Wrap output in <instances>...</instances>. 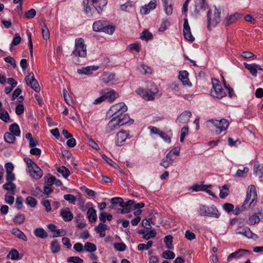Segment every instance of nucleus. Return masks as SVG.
<instances>
[{"mask_svg":"<svg viewBox=\"0 0 263 263\" xmlns=\"http://www.w3.org/2000/svg\"><path fill=\"white\" fill-rule=\"evenodd\" d=\"M25 81L27 85L30 86L35 92L40 91V87L38 82L35 79L33 72H30L25 77Z\"/></svg>","mask_w":263,"mask_h":263,"instance_id":"13","label":"nucleus"},{"mask_svg":"<svg viewBox=\"0 0 263 263\" xmlns=\"http://www.w3.org/2000/svg\"><path fill=\"white\" fill-rule=\"evenodd\" d=\"M204 181H203L201 184H195L191 187V189L194 192L204 191L206 192L209 195L214 196V194L212 191L208 190L209 188H211V185L204 184Z\"/></svg>","mask_w":263,"mask_h":263,"instance_id":"15","label":"nucleus"},{"mask_svg":"<svg viewBox=\"0 0 263 263\" xmlns=\"http://www.w3.org/2000/svg\"><path fill=\"white\" fill-rule=\"evenodd\" d=\"M188 76L189 73L185 70L179 72L178 78L182 82L183 85L184 86H191L192 85L189 81Z\"/></svg>","mask_w":263,"mask_h":263,"instance_id":"28","label":"nucleus"},{"mask_svg":"<svg viewBox=\"0 0 263 263\" xmlns=\"http://www.w3.org/2000/svg\"><path fill=\"white\" fill-rule=\"evenodd\" d=\"M258 215L261 216V213L259 212L258 214H254L250 216L248 219V224L250 225H253L256 223H258L260 220V218Z\"/></svg>","mask_w":263,"mask_h":263,"instance_id":"36","label":"nucleus"},{"mask_svg":"<svg viewBox=\"0 0 263 263\" xmlns=\"http://www.w3.org/2000/svg\"><path fill=\"white\" fill-rule=\"evenodd\" d=\"M3 188L7 191H12V194H14V190L16 189V185L12 182H7L3 185Z\"/></svg>","mask_w":263,"mask_h":263,"instance_id":"47","label":"nucleus"},{"mask_svg":"<svg viewBox=\"0 0 263 263\" xmlns=\"http://www.w3.org/2000/svg\"><path fill=\"white\" fill-rule=\"evenodd\" d=\"M152 37V34L147 30H144L141 33V39L142 40L148 41L151 40Z\"/></svg>","mask_w":263,"mask_h":263,"instance_id":"57","label":"nucleus"},{"mask_svg":"<svg viewBox=\"0 0 263 263\" xmlns=\"http://www.w3.org/2000/svg\"><path fill=\"white\" fill-rule=\"evenodd\" d=\"M212 84L213 87L211 90L212 96L216 98L221 99L227 96L226 92L222 86L218 84V81L217 79H212Z\"/></svg>","mask_w":263,"mask_h":263,"instance_id":"8","label":"nucleus"},{"mask_svg":"<svg viewBox=\"0 0 263 263\" xmlns=\"http://www.w3.org/2000/svg\"><path fill=\"white\" fill-rule=\"evenodd\" d=\"M34 234L37 237L45 239L48 237L47 233L42 228H37L34 230Z\"/></svg>","mask_w":263,"mask_h":263,"instance_id":"35","label":"nucleus"},{"mask_svg":"<svg viewBox=\"0 0 263 263\" xmlns=\"http://www.w3.org/2000/svg\"><path fill=\"white\" fill-rule=\"evenodd\" d=\"M195 12L199 13L200 12L204 11L208 8V4L206 1L195 0Z\"/></svg>","mask_w":263,"mask_h":263,"instance_id":"17","label":"nucleus"},{"mask_svg":"<svg viewBox=\"0 0 263 263\" xmlns=\"http://www.w3.org/2000/svg\"><path fill=\"white\" fill-rule=\"evenodd\" d=\"M9 130L10 133L15 136H20L21 134V131L18 125L16 123H13L9 127Z\"/></svg>","mask_w":263,"mask_h":263,"instance_id":"41","label":"nucleus"},{"mask_svg":"<svg viewBox=\"0 0 263 263\" xmlns=\"http://www.w3.org/2000/svg\"><path fill=\"white\" fill-rule=\"evenodd\" d=\"M254 174L259 178L263 177V165L256 163L253 166Z\"/></svg>","mask_w":263,"mask_h":263,"instance_id":"33","label":"nucleus"},{"mask_svg":"<svg viewBox=\"0 0 263 263\" xmlns=\"http://www.w3.org/2000/svg\"><path fill=\"white\" fill-rule=\"evenodd\" d=\"M92 29L96 32H103L112 34L115 30V27L107 21L99 20L93 23Z\"/></svg>","mask_w":263,"mask_h":263,"instance_id":"3","label":"nucleus"},{"mask_svg":"<svg viewBox=\"0 0 263 263\" xmlns=\"http://www.w3.org/2000/svg\"><path fill=\"white\" fill-rule=\"evenodd\" d=\"M207 20L208 28L209 30L211 29V27H216L220 23L221 21L220 12L215 6L208 10Z\"/></svg>","mask_w":263,"mask_h":263,"instance_id":"4","label":"nucleus"},{"mask_svg":"<svg viewBox=\"0 0 263 263\" xmlns=\"http://www.w3.org/2000/svg\"><path fill=\"white\" fill-rule=\"evenodd\" d=\"M51 251L53 253H57L61 250V246L57 239H54L50 245Z\"/></svg>","mask_w":263,"mask_h":263,"instance_id":"39","label":"nucleus"},{"mask_svg":"<svg viewBox=\"0 0 263 263\" xmlns=\"http://www.w3.org/2000/svg\"><path fill=\"white\" fill-rule=\"evenodd\" d=\"M25 220V217L24 214H19L13 218V222L17 224H21L24 223Z\"/></svg>","mask_w":263,"mask_h":263,"instance_id":"55","label":"nucleus"},{"mask_svg":"<svg viewBox=\"0 0 263 263\" xmlns=\"http://www.w3.org/2000/svg\"><path fill=\"white\" fill-rule=\"evenodd\" d=\"M130 138L131 136L129 135V131L121 130L115 136V144L118 146H121L124 144L125 142L127 139H130Z\"/></svg>","mask_w":263,"mask_h":263,"instance_id":"11","label":"nucleus"},{"mask_svg":"<svg viewBox=\"0 0 263 263\" xmlns=\"http://www.w3.org/2000/svg\"><path fill=\"white\" fill-rule=\"evenodd\" d=\"M216 128V132L217 134L226 130L229 126V123L227 120L222 119L220 120L212 119L209 121Z\"/></svg>","mask_w":263,"mask_h":263,"instance_id":"10","label":"nucleus"},{"mask_svg":"<svg viewBox=\"0 0 263 263\" xmlns=\"http://www.w3.org/2000/svg\"><path fill=\"white\" fill-rule=\"evenodd\" d=\"M24 161L26 163L27 166V169H29L32 168L33 166H35L36 163H35L31 159L28 157H25L24 158Z\"/></svg>","mask_w":263,"mask_h":263,"instance_id":"63","label":"nucleus"},{"mask_svg":"<svg viewBox=\"0 0 263 263\" xmlns=\"http://www.w3.org/2000/svg\"><path fill=\"white\" fill-rule=\"evenodd\" d=\"M27 172L32 178L36 180L41 178L43 174L42 170L37 165L33 166L31 168L27 169Z\"/></svg>","mask_w":263,"mask_h":263,"instance_id":"16","label":"nucleus"},{"mask_svg":"<svg viewBox=\"0 0 263 263\" xmlns=\"http://www.w3.org/2000/svg\"><path fill=\"white\" fill-rule=\"evenodd\" d=\"M107 229V226L102 222L95 228V231L100 234V236L103 237L105 236V230Z\"/></svg>","mask_w":263,"mask_h":263,"instance_id":"32","label":"nucleus"},{"mask_svg":"<svg viewBox=\"0 0 263 263\" xmlns=\"http://www.w3.org/2000/svg\"><path fill=\"white\" fill-rule=\"evenodd\" d=\"M156 2V0H152L149 2L148 4L145 5L144 6L142 7L140 9L141 13L147 14L149 13L151 11L155 9Z\"/></svg>","mask_w":263,"mask_h":263,"instance_id":"23","label":"nucleus"},{"mask_svg":"<svg viewBox=\"0 0 263 263\" xmlns=\"http://www.w3.org/2000/svg\"><path fill=\"white\" fill-rule=\"evenodd\" d=\"M127 110V107L123 102H120L114 104L110 108L108 114L114 117H118L124 113Z\"/></svg>","mask_w":263,"mask_h":263,"instance_id":"9","label":"nucleus"},{"mask_svg":"<svg viewBox=\"0 0 263 263\" xmlns=\"http://www.w3.org/2000/svg\"><path fill=\"white\" fill-rule=\"evenodd\" d=\"M112 216L111 214H108L105 211L102 212L99 215V219L103 222H105L106 220L108 221L111 220Z\"/></svg>","mask_w":263,"mask_h":263,"instance_id":"45","label":"nucleus"},{"mask_svg":"<svg viewBox=\"0 0 263 263\" xmlns=\"http://www.w3.org/2000/svg\"><path fill=\"white\" fill-rule=\"evenodd\" d=\"M21 42V37L18 33H15L12 42L11 43V45L16 46L18 45Z\"/></svg>","mask_w":263,"mask_h":263,"instance_id":"62","label":"nucleus"},{"mask_svg":"<svg viewBox=\"0 0 263 263\" xmlns=\"http://www.w3.org/2000/svg\"><path fill=\"white\" fill-rule=\"evenodd\" d=\"M139 233L143 234V238L146 240H148L150 238H154L157 234L155 230H151V231L146 232L141 231H140Z\"/></svg>","mask_w":263,"mask_h":263,"instance_id":"37","label":"nucleus"},{"mask_svg":"<svg viewBox=\"0 0 263 263\" xmlns=\"http://www.w3.org/2000/svg\"><path fill=\"white\" fill-rule=\"evenodd\" d=\"M67 262L73 263H83V260L78 256H71L67 258Z\"/></svg>","mask_w":263,"mask_h":263,"instance_id":"58","label":"nucleus"},{"mask_svg":"<svg viewBox=\"0 0 263 263\" xmlns=\"http://www.w3.org/2000/svg\"><path fill=\"white\" fill-rule=\"evenodd\" d=\"M118 120L120 125L123 126L126 124H132L134 123V120L130 118L129 116L126 114H122L119 116H117Z\"/></svg>","mask_w":263,"mask_h":263,"instance_id":"25","label":"nucleus"},{"mask_svg":"<svg viewBox=\"0 0 263 263\" xmlns=\"http://www.w3.org/2000/svg\"><path fill=\"white\" fill-rule=\"evenodd\" d=\"M98 68L99 67L97 66H87L78 69L77 71L80 74L88 75L91 74L93 71H96Z\"/></svg>","mask_w":263,"mask_h":263,"instance_id":"24","label":"nucleus"},{"mask_svg":"<svg viewBox=\"0 0 263 263\" xmlns=\"http://www.w3.org/2000/svg\"><path fill=\"white\" fill-rule=\"evenodd\" d=\"M60 214L65 221H71L73 217L72 212L69 209H62L60 211Z\"/></svg>","mask_w":263,"mask_h":263,"instance_id":"29","label":"nucleus"},{"mask_svg":"<svg viewBox=\"0 0 263 263\" xmlns=\"http://www.w3.org/2000/svg\"><path fill=\"white\" fill-rule=\"evenodd\" d=\"M36 11L34 9H31L27 11L25 14V17L27 19L33 18L36 15Z\"/></svg>","mask_w":263,"mask_h":263,"instance_id":"60","label":"nucleus"},{"mask_svg":"<svg viewBox=\"0 0 263 263\" xmlns=\"http://www.w3.org/2000/svg\"><path fill=\"white\" fill-rule=\"evenodd\" d=\"M115 76L114 73L104 72L102 76V81L105 84L115 81Z\"/></svg>","mask_w":263,"mask_h":263,"instance_id":"31","label":"nucleus"},{"mask_svg":"<svg viewBox=\"0 0 263 263\" xmlns=\"http://www.w3.org/2000/svg\"><path fill=\"white\" fill-rule=\"evenodd\" d=\"M12 233L15 236H17L18 238L22 239L24 241L27 240V237L25 235V234L18 228H13L12 230Z\"/></svg>","mask_w":263,"mask_h":263,"instance_id":"40","label":"nucleus"},{"mask_svg":"<svg viewBox=\"0 0 263 263\" xmlns=\"http://www.w3.org/2000/svg\"><path fill=\"white\" fill-rule=\"evenodd\" d=\"M162 2L166 14L168 15L172 14L173 12L172 4L169 0H162Z\"/></svg>","mask_w":263,"mask_h":263,"instance_id":"38","label":"nucleus"},{"mask_svg":"<svg viewBox=\"0 0 263 263\" xmlns=\"http://www.w3.org/2000/svg\"><path fill=\"white\" fill-rule=\"evenodd\" d=\"M87 218L90 222H95L97 220L96 211L93 208H89L87 211Z\"/></svg>","mask_w":263,"mask_h":263,"instance_id":"34","label":"nucleus"},{"mask_svg":"<svg viewBox=\"0 0 263 263\" xmlns=\"http://www.w3.org/2000/svg\"><path fill=\"white\" fill-rule=\"evenodd\" d=\"M236 233L243 235L248 238H251L254 240H257L258 238V236L256 234L253 233L250 228L247 227H239L236 230Z\"/></svg>","mask_w":263,"mask_h":263,"instance_id":"12","label":"nucleus"},{"mask_svg":"<svg viewBox=\"0 0 263 263\" xmlns=\"http://www.w3.org/2000/svg\"><path fill=\"white\" fill-rule=\"evenodd\" d=\"M41 26L42 29L43 37L44 40H47L50 37L49 31L44 22H43L41 24Z\"/></svg>","mask_w":263,"mask_h":263,"instance_id":"42","label":"nucleus"},{"mask_svg":"<svg viewBox=\"0 0 263 263\" xmlns=\"http://www.w3.org/2000/svg\"><path fill=\"white\" fill-rule=\"evenodd\" d=\"M104 96V99L108 102H113L118 96V93L112 89H107L102 93Z\"/></svg>","mask_w":263,"mask_h":263,"instance_id":"19","label":"nucleus"},{"mask_svg":"<svg viewBox=\"0 0 263 263\" xmlns=\"http://www.w3.org/2000/svg\"><path fill=\"white\" fill-rule=\"evenodd\" d=\"M173 236L172 235H167L164 238V242L165 243L166 248L168 249H173Z\"/></svg>","mask_w":263,"mask_h":263,"instance_id":"46","label":"nucleus"},{"mask_svg":"<svg viewBox=\"0 0 263 263\" xmlns=\"http://www.w3.org/2000/svg\"><path fill=\"white\" fill-rule=\"evenodd\" d=\"M26 203L31 208H35L37 204V201L34 197L29 196L26 199Z\"/></svg>","mask_w":263,"mask_h":263,"instance_id":"54","label":"nucleus"},{"mask_svg":"<svg viewBox=\"0 0 263 263\" xmlns=\"http://www.w3.org/2000/svg\"><path fill=\"white\" fill-rule=\"evenodd\" d=\"M249 169L247 167H245L242 170L239 169L237 171L235 176L236 177H245L249 172Z\"/></svg>","mask_w":263,"mask_h":263,"instance_id":"50","label":"nucleus"},{"mask_svg":"<svg viewBox=\"0 0 263 263\" xmlns=\"http://www.w3.org/2000/svg\"><path fill=\"white\" fill-rule=\"evenodd\" d=\"M162 257L167 259H172L175 257V254L171 251H165L162 253Z\"/></svg>","mask_w":263,"mask_h":263,"instance_id":"56","label":"nucleus"},{"mask_svg":"<svg viewBox=\"0 0 263 263\" xmlns=\"http://www.w3.org/2000/svg\"><path fill=\"white\" fill-rule=\"evenodd\" d=\"M120 126H121V125H120L118 118H117V117H114L108 123L106 127V130L108 132H110L118 128Z\"/></svg>","mask_w":263,"mask_h":263,"instance_id":"21","label":"nucleus"},{"mask_svg":"<svg viewBox=\"0 0 263 263\" xmlns=\"http://www.w3.org/2000/svg\"><path fill=\"white\" fill-rule=\"evenodd\" d=\"M107 4V0H83V1L84 11L87 14H90L91 12V5L93 6V7L99 13H101L103 8Z\"/></svg>","mask_w":263,"mask_h":263,"instance_id":"2","label":"nucleus"},{"mask_svg":"<svg viewBox=\"0 0 263 263\" xmlns=\"http://www.w3.org/2000/svg\"><path fill=\"white\" fill-rule=\"evenodd\" d=\"M153 246V241H148L147 244L140 243L138 245V250L139 251L148 250Z\"/></svg>","mask_w":263,"mask_h":263,"instance_id":"52","label":"nucleus"},{"mask_svg":"<svg viewBox=\"0 0 263 263\" xmlns=\"http://www.w3.org/2000/svg\"><path fill=\"white\" fill-rule=\"evenodd\" d=\"M4 138L5 141L9 143H13L16 140L15 136L10 133H6L4 134Z\"/></svg>","mask_w":263,"mask_h":263,"instance_id":"48","label":"nucleus"},{"mask_svg":"<svg viewBox=\"0 0 263 263\" xmlns=\"http://www.w3.org/2000/svg\"><path fill=\"white\" fill-rule=\"evenodd\" d=\"M134 201L133 200H129L127 202H124L122 199V201L120 203V206L122 209H120L119 211L122 214L128 213L130 212L132 205H133Z\"/></svg>","mask_w":263,"mask_h":263,"instance_id":"18","label":"nucleus"},{"mask_svg":"<svg viewBox=\"0 0 263 263\" xmlns=\"http://www.w3.org/2000/svg\"><path fill=\"white\" fill-rule=\"evenodd\" d=\"M229 186L225 184L221 187H220V194L219 196L221 198H225L229 194Z\"/></svg>","mask_w":263,"mask_h":263,"instance_id":"44","label":"nucleus"},{"mask_svg":"<svg viewBox=\"0 0 263 263\" xmlns=\"http://www.w3.org/2000/svg\"><path fill=\"white\" fill-rule=\"evenodd\" d=\"M245 67L249 70V71L251 73V74L254 76L256 77L258 71H263V69L259 65L256 64H245Z\"/></svg>","mask_w":263,"mask_h":263,"instance_id":"22","label":"nucleus"},{"mask_svg":"<svg viewBox=\"0 0 263 263\" xmlns=\"http://www.w3.org/2000/svg\"><path fill=\"white\" fill-rule=\"evenodd\" d=\"M72 54L76 57L85 58L86 57V46L82 38H77L75 40L74 49Z\"/></svg>","mask_w":263,"mask_h":263,"instance_id":"6","label":"nucleus"},{"mask_svg":"<svg viewBox=\"0 0 263 263\" xmlns=\"http://www.w3.org/2000/svg\"><path fill=\"white\" fill-rule=\"evenodd\" d=\"M84 248L86 251L91 253L97 250V247L95 244L88 242L85 243Z\"/></svg>","mask_w":263,"mask_h":263,"instance_id":"51","label":"nucleus"},{"mask_svg":"<svg viewBox=\"0 0 263 263\" xmlns=\"http://www.w3.org/2000/svg\"><path fill=\"white\" fill-rule=\"evenodd\" d=\"M58 172L61 174L65 178H67L70 175L69 170L64 166L59 167L58 169Z\"/></svg>","mask_w":263,"mask_h":263,"instance_id":"53","label":"nucleus"},{"mask_svg":"<svg viewBox=\"0 0 263 263\" xmlns=\"http://www.w3.org/2000/svg\"><path fill=\"white\" fill-rule=\"evenodd\" d=\"M7 256L9 257L12 260H18L22 258L20 257L18 252L15 249L11 250Z\"/></svg>","mask_w":263,"mask_h":263,"instance_id":"49","label":"nucleus"},{"mask_svg":"<svg viewBox=\"0 0 263 263\" xmlns=\"http://www.w3.org/2000/svg\"><path fill=\"white\" fill-rule=\"evenodd\" d=\"M199 215L201 216H208L218 218L220 214L215 206L201 205L198 209Z\"/></svg>","mask_w":263,"mask_h":263,"instance_id":"7","label":"nucleus"},{"mask_svg":"<svg viewBox=\"0 0 263 263\" xmlns=\"http://www.w3.org/2000/svg\"><path fill=\"white\" fill-rule=\"evenodd\" d=\"M240 17V14L235 13L226 17L223 22V24L225 26L230 25L234 23L236 20Z\"/></svg>","mask_w":263,"mask_h":263,"instance_id":"27","label":"nucleus"},{"mask_svg":"<svg viewBox=\"0 0 263 263\" xmlns=\"http://www.w3.org/2000/svg\"><path fill=\"white\" fill-rule=\"evenodd\" d=\"M191 116L192 113L191 111H184L177 118V121L182 124L186 123L190 121Z\"/></svg>","mask_w":263,"mask_h":263,"instance_id":"26","label":"nucleus"},{"mask_svg":"<svg viewBox=\"0 0 263 263\" xmlns=\"http://www.w3.org/2000/svg\"><path fill=\"white\" fill-rule=\"evenodd\" d=\"M126 245L122 242V243H117L114 245V248L120 252H123L126 249Z\"/></svg>","mask_w":263,"mask_h":263,"instance_id":"61","label":"nucleus"},{"mask_svg":"<svg viewBox=\"0 0 263 263\" xmlns=\"http://www.w3.org/2000/svg\"><path fill=\"white\" fill-rule=\"evenodd\" d=\"M257 198V195L255 186L253 185L249 186L247 192L246 198L241 206V210L254 206L255 204ZM233 211L235 215H238L241 211V210L239 208L237 207Z\"/></svg>","mask_w":263,"mask_h":263,"instance_id":"1","label":"nucleus"},{"mask_svg":"<svg viewBox=\"0 0 263 263\" xmlns=\"http://www.w3.org/2000/svg\"><path fill=\"white\" fill-rule=\"evenodd\" d=\"M249 253L250 251L248 250L239 249L235 252L230 254L228 257V260L230 261L233 258H239Z\"/></svg>","mask_w":263,"mask_h":263,"instance_id":"20","label":"nucleus"},{"mask_svg":"<svg viewBox=\"0 0 263 263\" xmlns=\"http://www.w3.org/2000/svg\"><path fill=\"white\" fill-rule=\"evenodd\" d=\"M136 91L137 94L144 100L153 101L155 99L158 92V88L156 85H153L150 88L143 89L139 88Z\"/></svg>","mask_w":263,"mask_h":263,"instance_id":"5","label":"nucleus"},{"mask_svg":"<svg viewBox=\"0 0 263 263\" xmlns=\"http://www.w3.org/2000/svg\"><path fill=\"white\" fill-rule=\"evenodd\" d=\"M5 201L7 203L11 205L14 201V197L9 195V193H7L5 196Z\"/></svg>","mask_w":263,"mask_h":263,"instance_id":"64","label":"nucleus"},{"mask_svg":"<svg viewBox=\"0 0 263 263\" xmlns=\"http://www.w3.org/2000/svg\"><path fill=\"white\" fill-rule=\"evenodd\" d=\"M183 32L184 37L186 40L191 42L195 40V38L192 34L191 28L187 18L184 19Z\"/></svg>","mask_w":263,"mask_h":263,"instance_id":"14","label":"nucleus"},{"mask_svg":"<svg viewBox=\"0 0 263 263\" xmlns=\"http://www.w3.org/2000/svg\"><path fill=\"white\" fill-rule=\"evenodd\" d=\"M64 199L68 201L70 203L74 204L77 200L76 197L72 194H65Z\"/></svg>","mask_w":263,"mask_h":263,"instance_id":"59","label":"nucleus"},{"mask_svg":"<svg viewBox=\"0 0 263 263\" xmlns=\"http://www.w3.org/2000/svg\"><path fill=\"white\" fill-rule=\"evenodd\" d=\"M0 119L5 123H8L10 121V116L7 111L4 108L0 110Z\"/></svg>","mask_w":263,"mask_h":263,"instance_id":"43","label":"nucleus"},{"mask_svg":"<svg viewBox=\"0 0 263 263\" xmlns=\"http://www.w3.org/2000/svg\"><path fill=\"white\" fill-rule=\"evenodd\" d=\"M174 159L175 157L173 156H171V153H168L166 157L162 159L160 165L165 168H167L170 164L173 163Z\"/></svg>","mask_w":263,"mask_h":263,"instance_id":"30","label":"nucleus"}]
</instances>
